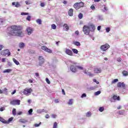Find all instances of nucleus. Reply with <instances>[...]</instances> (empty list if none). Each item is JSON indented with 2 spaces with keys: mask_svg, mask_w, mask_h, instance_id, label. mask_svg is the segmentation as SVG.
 <instances>
[{
  "mask_svg": "<svg viewBox=\"0 0 128 128\" xmlns=\"http://www.w3.org/2000/svg\"><path fill=\"white\" fill-rule=\"evenodd\" d=\"M86 94L84 93L82 94V95L81 96L82 98H86Z\"/></svg>",
  "mask_w": 128,
  "mask_h": 128,
  "instance_id": "53",
  "label": "nucleus"
},
{
  "mask_svg": "<svg viewBox=\"0 0 128 128\" xmlns=\"http://www.w3.org/2000/svg\"><path fill=\"white\" fill-rule=\"evenodd\" d=\"M53 128H58V123L56 122H54L53 124Z\"/></svg>",
  "mask_w": 128,
  "mask_h": 128,
  "instance_id": "32",
  "label": "nucleus"
},
{
  "mask_svg": "<svg viewBox=\"0 0 128 128\" xmlns=\"http://www.w3.org/2000/svg\"><path fill=\"white\" fill-rule=\"evenodd\" d=\"M92 116V112H88L86 114V116L88 118H90Z\"/></svg>",
  "mask_w": 128,
  "mask_h": 128,
  "instance_id": "33",
  "label": "nucleus"
},
{
  "mask_svg": "<svg viewBox=\"0 0 128 128\" xmlns=\"http://www.w3.org/2000/svg\"><path fill=\"white\" fill-rule=\"evenodd\" d=\"M68 14L70 16H74V9L70 8L68 12Z\"/></svg>",
  "mask_w": 128,
  "mask_h": 128,
  "instance_id": "14",
  "label": "nucleus"
},
{
  "mask_svg": "<svg viewBox=\"0 0 128 128\" xmlns=\"http://www.w3.org/2000/svg\"><path fill=\"white\" fill-rule=\"evenodd\" d=\"M89 76H94V74H92L90 72H88V74Z\"/></svg>",
  "mask_w": 128,
  "mask_h": 128,
  "instance_id": "41",
  "label": "nucleus"
},
{
  "mask_svg": "<svg viewBox=\"0 0 128 128\" xmlns=\"http://www.w3.org/2000/svg\"><path fill=\"white\" fill-rule=\"evenodd\" d=\"M66 54H68V56H72L73 54H72V50L70 49H67L66 50Z\"/></svg>",
  "mask_w": 128,
  "mask_h": 128,
  "instance_id": "13",
  "label": "nucleus"
},
{
  "mask_svg": "<svg viewBox=\"0 0 128 128\" xmlns=\"http://www.w3.org/2000/svg\"><path fill=\"white\" fill-rule=\"evenodd\" d=\"M110 28H106V32H110Z\"/></svg>",
  "mask_w": 128,
  "mask_h": 128,
  "instance_id": "50",
  "label": "nucleus"
},
{
  "mask_svg": "<svg viewBox=\"0 0 128 128\" xmlns=\"http://www.w3.org/2000/svg\"><path fill=\"white\" fill-rule=\"evenodd\" d=\"M51 26H52V30H56V24H52Z\"/></svg>",
  "mask_w": 128,
  "mask_h": 128,
  "instance_id": "34",
  "label": "nucleus"
},
{
  "mask_svg": "<svg viewBox=\"0 0 128 128\" xmlns=\"http://www.w3.org/2000/svg\"><path fill=\"white\" fill-rule=\"evenodd\" d=\"M4 48V45L2 44H0V50H2V48Z\"/></svg>",
  "mask_w": 128,
  "mask_h": 128,
  "instance_id": "54",
  "label": "nucleus"
},
{
  "mask_svg": "<svg viewBox=\"0 0 128 128\" xmlns=\"http://www.w3.org/2000/svg\"><path fill=\"white\" fill-rule=\"evenodd\" d=\"M12 120H14V118H12V117L9 118L8 120L6 121L8 122L6 123V124H10V122H12Z\"/></svg>",
  "mask_w": 128,
  "mask_h": 128,
  "instance_id": "30",
  "label": "nucleus"
},
{
  "mask_svg": "<svg viewBox=\"0 0 128 128\" xmlns=\"http://www.w3.org/2000/svg\"><path fill=\"white\" fill-rule=\"evenodd\" d=\"M12 60H13L14 62V64H16V66H18V64H20V62H18V61L16 60V58H13Z\"/></svg>",
  "mask_w": 128,
  "mask_h": 128,
  "instance_id": "22",
  "label": "nucleus"
},
{
  "mask_svg": "<svg viewBox=\"0 0 128 128\" xmlns=\"http://www.w3.org/2000/svg\"><path fill=\"white\" fill-rule=\"evenodd\" d=\"M54 102L56 104H58V102H60V101L58 100V99H56L54 100Z\"/></svg>",
  "mask_w": 128,
  "mask_h": 128,
  "instance_id": "59",
  "label": "nucleus"
},
{
  "mask_svg": "<svg viewBox=\"0 0 128 128\" xmlns=\"http://www.w3.org/2000/svg\"><path fill=\"white\" fill-rule=\"evenodd\" d=\"M38 60H40L39 66H42V64H44V58L42 56H39Z\"/></svg>",
  "mask_w": 128,
  "mask_h": 128,
  "instance_id": "10",
  "label": "nucleus"
},
{
  "mask_svg": "<svg viewBox=\"0 0 128 128\" xmlns=\"http://www.w3.org/2000/svg\"><path fill=\"white\" fill-rule=\"evenodd\" d=\"M124 110L119 111L118 114H120V116H122L124 114Z\"/></svg>",
  "mask_w": 128,
  "mask_h": 128,
  "instance_id": "39",
  "label": "nucleus"
},
{
  "mask_svg": "<svg viewBox=\"0 0 128 128\" xmlns=\"http://www.w3.org/2000/svg\"><path fill=\"white\" fill-rule=\"evenodd\" d=\"M46 118H50V115L48 114H46L45 116Z\"/></svg>",
  "mask_w": 128,
  "mask_h": 128,
  "instance_id": "58",
  "label": "nucleus"
},
{
  "mask_svg": "<svg viewBox=\"0 0 128 128\" xmlns=\"http://www.w3.org/2000/svg\"><path fill=\"white\" fill-rule=\"evenodd\" d=\"M62 92L64 96H66V92H64V90L62 89Z\"/></svg>",
  "mask_w": 128,
  "mask_h": 128,
  "instance_id": "63",
  "label": "nucleus"
},
{
  "mask_svg": "<svg viewBox=\"0 0 128 128\" xmlns=\"http://www.w3.org/2000/svg\"><path fill=\"white\" fill-rule=\"evenodd\" d=\"M95 89L94 87H90V90H94Z\"/></svg>",
  "mask_w": 128,
  "mask_h": 128,
  "instance_id": "61",
  "label": "nucleus"
},
{
  "mask_svg": "<svg viewBox=\"0 0 128 128\" xmlns=\"http://www.w3.org/2000/svg\"><path fill=\"white\" fill-rule=\"evenodd\" d=\"M2 62H6V58H2Z\"/></svg>",
  "mask_w": 128,
  "mask_h": 128,
  "instance_id": "60",
  "label": "nucleus"
},
{
  "mask_svg": "<svg viewBox=\"0 0 128 128\" xmlns=\"http://www.w3.org/2000/svg\"><path fill=\"white\" fill-rule=\"evenodd\" d=\"M73 6L76 10H78L82 8H84V3L82 2H76L74 4Z\"/></svg>",
  "mask_w": 128,
  "mask_h": 128,
  "instance_id": "2",
  "label": "nucleus"
},
{
  "mask_svg": "<svg viewBox=\"0 0 128 128\" xmlns=\"http://www.w3.org/2000/svg\"><path fill=\"white\" fill-rule=\"evenodd\" d=\"M76 66H74V65H71L70 66V70L73 72H76Z\"/></svg>",
  "mask_w": 128,
  "mask_h": 128,
  "instance_id": "12",
  "label": "nucleus"
},
{
  "mask_svg": "<svg viewBox=\"0 0 128 128\" xmlns=\"http://www.w3.org/2000/svg\"><path fill=\"white\" fill-rule=\"evenodd\" d=\"M35 76H37V78H40V74H38V72H36Z\"/></svg>",
  "mask_w": 128,
  "mask_h": 128,
  "instance_id": "51",
  "label": "nucleus"
},
{
  "mask_svg": "<svg viewBox=\"0 0 128 128\" xmlns=\"http://www.w3.org/2000/svg\"><path fill=\"white\" fill-rule=\"evenodd\" d=\"M26 46V45H24V43L21 42L19 44V48H24Z\"/></svg>",
  "mask_w": 128,
  "mask_h": 128,
  "instance_id": "18",
  "label": "nucleus"
},
{
  "mask_svg": "<svg viewBox=\"0 0 128 128\" xmlns=\"http://www.w3.org/2000/svg\"><path fill=\"white\" fill-rule=\"evenodd\" d=\"M90 8L91 10H96V7L92 5L90 6Z\"/></svg>",
  "mask_w": 128,
  "mask_h": 128,
  "instance_id": "44",
  "label": "nucleus"
},
{
  "mask_svg": "<svg viewBox=\"0 0 128 128\" xmlns=\"http://www.w3.org/2000/svg\"><path fill=\"white\" fill-rule=\"evenodd\" d=\"M20 122H22L23 124H25V122H28V120L24 119H20L19 120Z\"/></svg>",
  "mask_w": 128,
  "mask_h": 128,
  "instance_id": "24",
  "label": "nucleus"
},
{
  "mask_svg": "<svg viewBox=\"0 0 128 128\" xmlns=\"http://www.w3.org/2000/svg\"><path fill=\"white\" fill-rule=\"evenodd\" d=\"M74 46H80V43L78 42H74Z\"/></svg>",
  "mask_w": 128,
  "mask_h": 128,
  "instance_id": "26",
  "label": "nucleus"
},
{
  "mask_svg": "<svg viewBox=\"0 0 128 128\" xmlns=\"http://www.w3.org/2000/svg\"><path fill=\"white\" fill-rule=\"evenodd\" d=\"M121 86H122V88H126V84H124V82H122V83Z\"/></svg>",
  "mask_w": 128,
  "mask_h": 128,
  "instance_id": "48",
  "label": "nucleus"
},
{
  "mask_svg": "<svg viewBox=\"0 0 128 128\" xmlns=\"http://www.w3.org/2000/svg\"><path fill=\"white\" fill-rule=\"evenodd\" d=\"M37 24H42V20L40 19H37L36 20Z\"/></svg>",
  "mask_w": 128,
  "mask_h": 128,
  "instance_id": "31",
  "label": "nucleus"
},
{
  "mask_svg": "<svg viewBox=\"0 0 128 128\" xmlns=\"http://www.w3.org/2000/svg\"><path fill=\"white\" fill-rule=\"evenodd\" d=\"M6 110V108L4 107H2L0 108V112H4Z\"/></svg>",
  "mask_w": 128,
  "mask_h": 128,
  "instance_id": "47",
  "label": "nucleus"
},
{
  "mask_svg": "<svg viewBox=\"0 0 128 128\" xmlns=\"http://www.w3.org/2000/svg\"><path fill=\"white\" fill-rule=\"evenodd\" d=\"M46 80L48 84H50V81L48 78H46Z\"/></svg>",
  "mask_w": 128,
  "mask_h": 128,
  "instance_id": "43",
  "label": "nucleus"
},
{
  "mask_svg": "<svg viewBox=\"0 0 128 128\" xmlns=\"http://www.w3.org/2000/svg\"><path fill=\"white\" fill-rule=\"evenodd\" d=\"M75 34H76L77 36H78V34H80V32H78V30L76 31Z\"/></svg>",
  "mask_w": 128,
  "mask_h": 128,
  "instance_id": "57",
  "label": "nucleus"
},
{
  "mask_svg": "<svg viewBox=\"0 0 128 128\" xmlns=\"http://www.w3.org/2000/svg\"><path fill=\"white\" fill-rule=\"evenodd\" d=\"M41 48L42 50H44V52H46L49 54H52V51L51 50L49 49L45 46H42Z\"/></svg>",
  "mask_w": 128,
  "mask_h": 128,
  "instance_id": "9",
  "label": "nucleus"
},
{
  "mask_svg": "<svg viewBox=\"0 0 128 128\" xmlns=\"http://www.w3.org/2000/svg\"><path fill=\"white\" fill-rule=\"evenodd\" d=\"M94 72L95 74H100V72H102V69L98 68H95L94 69Z\"/></svg>",
  "mask_w": 128,
  "mask_h": 128,
  "instance_id": "15",
  "label": "nucleus"
},
{
  "mask_svg": "<svg viewBox=\"0 0 128 128\" xmlns=\"http://www.w3.org/2000/svg\"><path fill=\"white\" fill-rule=\"evenodd\" d=\"M28 114L30 116H32V108H30L28 111Z\"/></svg>",
  "mask_w": 128,
  "mask_h": 128,
  "instance_id": "37",
  "label": "nucleus"
},
{
  "mask_svg": "<svg viewBox=\"0 0 128 128\" xmlns=\"http://www.w3.org/2000/svg\"><path fill=\"white\" fill-rule=\"evenodd\" d=\"M32 88H26L24 89L22 93L24 94H25L26 96H30V94H32Z\"/></svg>",
  "mask_w": 128,
  "mask_h": 128,
  "instance_id": "4",
  "label": "nucleus"
},
{
  "mask_svg": "<svg viewBox=\"0 0 128 128\" xmlns=\"http://www.w3.org/2000/svg\"><path fill=\"white\" fill-rule=\"evenodd\" d=\"M26 32L28 34V36H30L32 32H34V28H30V27H28L27 28L26 30Z\"/></svg>",
  "mask_w": 128,
  "mask_h": 128,
  "instance_id": "8",
  "label": "nucleus"
},
{
  "mask_svg": "<svg viewBox=\"0 0 128 128\" xmlns=\"http://www.w3.org/2000/svg\"><path fill=\"white\" fill-rule=\"evenodd\" d=\"M8 34L10 36H19L22 38L24 33H22V26L12 25L8 28Z\"/></svg>",
  "mask_w": 128,
  "mask_h": 128,
  "instance_id": "1",
  "label": "nucleus"
},
{
  "mask_svg": "<svg viewBox=\"0 0 128 128\" xmlns=\"http://www.w3.org/2000/svg\"><path fill=\"white\" fill-rule=\"evenodd\" d=\"M78 18L80 20H82V18H84V14H82V12H80L78 14Z\"/></svg>",
  "mask_w": 128,
  "mask_h": 128,
  "instance_id": "23",
  "label": "nucleus"
},
{
  "mask_svg": "<svg viewBox=\"0 0 128 128\" xmlns=\"http://www.w3.org/2000/svg\"><path fill=\"white\" fill-rule=\"evenodd\" d=\"M77 68H78V70H84V68L82 66H76Z\"/></svg>",
  "mask_w": 128,
  "mask_h": 128,
  "instance_id": "42",
  "label": "nucleus"
},
{
  "mask_svg": "<svg viewBox=\"0 0 128 128\" xmlns=\"http://www.w3.org/2000/svg\"><path fill=\"white\" fill-rule=\"evenodd\" d=\"M99 110L102 112L104 110V107H100L99 108Z\"/></svg>",
  "mask_w": 128,
  "mask_h": 128,
  "instance_id": "36",
  "label": "nucleus"
},
{
  "mask_svg": "<svg viewBox=\"0 0 128 128\" xmlns=\"http://www.w3.org/2000/svg\"><path fill=\"white\" fill-rule=\"evenodd\" d=\"M0 54H2V56H10V50L7 49L1 51Z\"/></svg>",
  "mask_w": 128,
  "mask_h": 128,
  "instance_id": "6",
  "label": "nucleus"
},
{
  "mask_svg": "<svg viewBox=\"0 0 128 128\" xmlns=\"http://www.w3.org/2000/svg\"><path fill=\"white\" fill-rule=\"evenodd\" d=\"M52 118H56V115L52 114Z\"/></svg>",
  "mask_w": 128,
  "mask_h": 128,
  "instance_id": "62",
  "label": "nucleus"
},
{
  "mask_svg": "<svg viewBox=\"0 0 128 128\" xmlns=\"http://www.w3.org/2000/svg\"><path fill=\"white\" fill-rule=\"evenodd\" d=\"M72 51L73 52L74 54H78V50H76V48L72 49Z\"/></svg>",
  "mask_w": 128,
  "mask_h": 128,
  "instance_id": "28",
  "label": "nucleus"
},
{
  "mask_svg": "<svg viewBox=\"0 0 128 128\" xmlns=\"http://www.w3.org/2000/svg\"><path fill=\"white\" fill-rule=\"evenodd\" d=\"M12 114L14 116L16 115V108H14L12 111Z\"/></svg>",
  "mask_w": 128,
  "mask_h": 128,
  "instance_id": "27",
  "label": "nucleus"
},
{
  "mask_svg": "<svg viewBox=\"0 0 128 128\" xmlns=\"http://www.w3.org/2000/svg\"><path fill=\"white\" fill-rule=\"evenodd\" d=\"M12 69H6V70H5L3 72L4 74H6V72H12Z\"/></svg>",
  "mask_w": 128,
  "mask_h": 128,
  "instance_id": "25",
  "label": "nucleus"
},
{
  "mask_svg": "<svg viewBox=\"0 0 128 128\" xmlns=\"http://www.w3.org/2000/svg\"><path fill=\"white\" fill-rule=\"evenodd\" d=\"M104 10L106 11L108 10V7L106 6L105 5H104Z\"/></svg>",
  "mask_w": 128,
  "mask_h": 128,
  "instance_id": "64",
  "label": "nucleus"
},
{
  "mask_svg": "<svg viewBox=\"0 0 128 128\" xmlns=\"http://www.w3.org/2000/svg\"><path fill=\"white\" fill-rule=\"evenodd\" d=\"M64 28H65L66 30L68 32V30H70V28L68 27V25L66 24H64Z\"/></svg>",
  "mask_w": 128,
  "mask_h": 128,
  "instance_id": "19",
  "label": "nucleus"
},
{
  "mask_svg": "<svg viewBox=\"0 0 128 128\" xmlns=\"http://www.w3.org/2000/svg\"><path fill=\"white\" fill-rule=\"evenodd\" d=\"M73 100L72 99H70L68 102V104H69L70 106H72V104L73 102H72Z\"/></svg>",
  "mask_w": 128,
  "mask_h": 128,
  "instance_id": "29",
  "label": "nucleus"
},
{
  "mask_svg": "<svg viewBox=\"0 0 128 128\" xmlns=\"http://www.w3.org/2000/svg\"><path fill=\"white\" fill-rule=\"evenodd\" d=\"M100 94V91H98L96 92H95V96H98V94Z\"/></svg>",
  "mask_w": 128,
  "mask_h": 128,
  "instance_id": "45",
  "label": "nucleus"
},
{
  "mask_svg": "<svg viewBox=\"0 0 128 128\" xmlns=\"http://www.w3.org/2000/svg\"><path fill=\"white\" fill-rule=\"evenodd\" d=\"M122 74L124 76H128V72L126 70H123Z\"/></svg>",
  "mask_w": 128,
  "mask_h": 128,
  "instance_id": "21",
  "label": "nucleus"
},
{
  "mask_svg": "<svg viewBox=\"0 0 128 128\" xmlns=\"http://www.w3.org/2000/svg\"><path fill=\"white\" fill-rule=\"evenodd\" d=\"M0 122L3 124H8V122H6L4 118L0 116Z\"/></svg>",
  "mask_w": 128,
  "mask_h": 128,
  "instance_id": "20",
  "label": "nucleus"
},
{
  "mask_svg": "<svg viewBox=\"0 0 128 128\" xmlns=\"http://www.w3.org/2000/svg\"><path fill=\"white\" fill-rule=\"evenodd\" d=\"M12 6H15L16 8H20V4L18 2H16V3L13 2L12 3Z\"/></svg>",
  "mask_w": 128,
  "mask_h": 128,
  "instance_id": "17",
  "label": "nucleus"
},
{
  "mask_svg": "<svg viewBox=\"0 0 128 128\" xmlns=\"http://www.w3.org/2000/svg\"><path fill=\"white\" fill-rule=\"evenodd\" d=\"M118 88H122V82H119L117 84Z\"/></svg>",
  "mask_w": 128,
  "mask_h": 128,
  "instance_id": "40",
  "label": "nucleus"
},
{
  "mask_svg": "<svg viewBox=\"0 0 128 128\" xmlns=\"http://www.w3.org/2000/svg\"><path fill=\"white\" fill-rule=\"evenodd\" d=\"M22 114V112H19L17 113V116H20L21 114Z\"/></svg>",
  "mask_w": 128,
  "mask_h": 128,
  "instance_id": "55",
  "label": "nucleus"
},
{
  "mask_svg": "<svg viewBox=\"0 0 128 128\" xmlns=\"http://www.w3.org/2000/svg\"><path fill=\"white\" fill-rule=\"evenodd\" d=\"M40 124H42V122H40V124H34V126H35V128H38V126H40Z\"/></svg>",
  "mask_w": 128,
  "mask_h": 128,
  "instance_id": "38",
  "label": "nucleus"
},
{
  "mask_svg": "<svg viewBox=\"0 0 128 128\" xmlns=\"http://www.w3.org/2000/svg\"><path fill=\"white\" fill-rule=\"evenodd\" d=\"M40 6H42V8H44V6H46V4H44V3L42 2L40 4Z\"/></svg>",
  "mask_w": 128,
  "mask_h": 128,
  "instance_id": "52",
  "label": "nucleus"
},
{
  "mask_svg": "<svg viewBox=\"0 0 128 128\" xmlns=\"http://www.w3.org/2000/svg\"><path fill=\"white\" fill-rule=\"evenodd\" d=\"M118 82V79H114L112 81V84H116V82Z\"/></svg>",
  "mask_w": 128,
  "mask_h": 128,
  "instance_id": "35",
  "label": "nucleus"
},
{
  "mask_svg": "<svg viewBox=\"0 0 128 128\" xmlns=\"http://www.w3.org/2000/svg\"><path fill=\"white\" fill-rule=\"evenodd\" d=\"M88 27L90 28V32H94L96 30V26L94 24H90Z\"/></svg>",
  "mask_w": 128,
  "mask_h": 128,
  "instance_id": "11",
  "label": "nucleus"
},
{
  "mask_svg": "<svg viewBox=\"0 0 128 128\" xmlns=\"http://www.w3.org/2000/svg\"><path fill=\"white\" fill-rule=\"evenodd\" d=\"M10 104L13 106H20V100H15L11 101L10 102Z\"/></svg>",
  "mask_w": 128,
  "mask_h": 128,
  "instance_id": "7",
  "label": "nucleus"
},
{
  "mask_svg": "<svg viewBox=\"0 0 128 128\" xmlns=\"http://www.w3.org/2000/svg\"><path fill=\"white\" fill-rule=\"evenodd\" d=\"M28 13L26 12H22L21 15L22 16H28Z\"/></svg>",
  "mask_w": 128,
  "mask_h": 128,
  "instance_id": "46",
  "label": "nucleus"
},
{
  "mask_svg": "<svg viewBox=\"0 0 128 128\" xmlns=\"http://www.w3.org/2000/svg\"><path fill=\"white\" fill-rule=\"evenodd\" d=\"M109 48H110V46L108 44H106L104 45H102L100 46V50H102V52H106L108 50Z\"/></svg>",
  "mask_w": 128,
  "mask_h": 128,
  "instance_id": "5",
  "label": "nucleus"
},
{
  "mask_svg": "<svg viewBox=\"0 0 128 128\" xmlns=\"http://www.w3.org/2000/svg\"><path fill=\"white\" fill-rule=\"evenodd\" d=\"M82 30L86 36H88V34H90V28L86 25H84L83 26Z\"/></svg>",
  "mask_w": 128,
  "mask_h": 128,
  "instance_id": "3",
  "label": "nucleus"
},
{
  "mask_svg": "<svg viewBox=\"0 0 128 128\" xmlns=\"http://www.w3.org/2000/svg\"><path fill=\"white\" fill-rule=\"evenodd\" d=\"M112 98V100H120V96H118L116 95H114Z\"/></svg>",
  "mask_w": 128,
  "mask_h": 128,
  "instance_id": "16",
  "label": "nucleus"
},
{
  "mask_svg": "<svg viewBox=\"0 0 128 128\" xmlns=\"http://www.w3.org/2000/svg\"><path fill=\"white\" fill-rule=\"evenodd\" d=\"M30 18H31V17L30 16H28V17L26 18V20H28L29 22L30 20Z\"/></svg>",
  "mask_w": 128,
  "mask_h": 128,
  "instance_id": "49",
  "label": "nucleus"
},
{
  "mask_svg": "<svg viewBox=\"0 0 128 128\" xmlns=\"http://www.w3.org/2000/svg\"><path fill=\"white\" fill-rule=\"evenodd\" d=\"M16 92V90H14L13 92L11 93V94L12 96L13 94H14Z\"/></svg>",
  "mask_w": 128,
  "mask_h": 128,
  "instance_id": "56",
  "label": "nucleus"
}]
</instances>
